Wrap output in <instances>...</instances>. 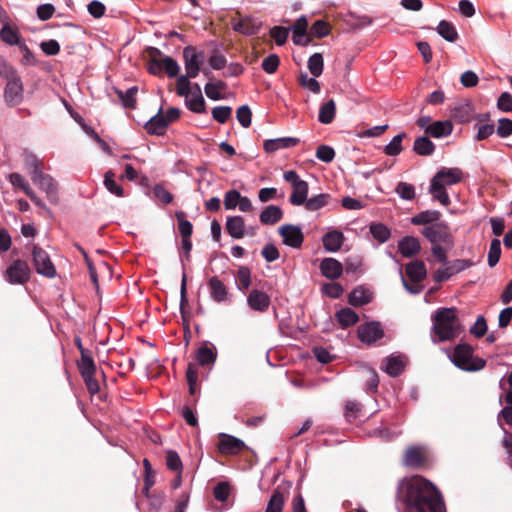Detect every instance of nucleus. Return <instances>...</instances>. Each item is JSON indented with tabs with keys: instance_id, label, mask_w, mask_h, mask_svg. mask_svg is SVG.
Listing matches in <instances>:
<instances>
[{
	"instance_id": "20e7f679",
	"label": "nucleus",
	"mask_w": 512,
	"mask_h": 512,
	"mask_svg": "<svg viewBox=\"0 0 512 512\" xmlns=\"http://www.w3.org/2000/svg\"><path fill=\"white\" fill-rule=\"evenodd\" d=\"M451 362L464 371H479L486 365L482 358L474 357L473 348L466 343L456 345L452 350L447 351Z\"/></svg>"
},
{
	"instance_id": "f8f14e48",
	"label": "nucleus",
	"mask_w": 512,
	"mask_h": 512,
	"mask_svg": "<svg viewBox=\"0 0 512 512\" xmlns=\"http://www.w3.org/2000/svg\"><path fill=\"white\" fill-rule=\"evenodd\" d=\"M5 101L10 106L18 105L23 100V84L19 75L6 80Z\"/></svg>"
},
{
	"instance_id": "a18cd8bd",
	"label": "nucleus",
	"mask_w": 512,
	"mask_h": 512,
	"mask_svg": "<svg viewBox=\"0 0 512 512\" xmlns=\"http://www.w3.org/2000/svg\"><path fill=\"white\" fill-rule=\"evenodd\" d=\"M236 283L241 291L247 290L251 285V270L246 266H241L236 275Z\"/></svg>"
},
{
	"instance_id": "5701e85b",
	"label": "nucleus",
	"mask_w": 512,
	"mask_h": 512,
	"mask_svg": "<svg viewBox=\"0 0 512 512\" xmlns=\"http://www.w3.org/2000/svg\"><path fill=\"white\" fill-rule=\"evenodd\" d=\"M406 275L414 283L419 284L427 276V269L423 261L414 260L406 265Z\"/></svg>"
},
{
	"instance_id": "7ed1b4c3",
	"label": "nucleus",
	"mask_w": 512,
	"mask_h": 512,
	"mask_svg": "<svg viewBox=\"0 0 512 512\" xmlns=\"http://www.w3.org/2000/svg\"><path fill=\"white\" fill-rule=\"evenodd\" d=\"M205 59L204 51H197L193 46H186L183 50L185 75H180L176 82V92L181 97L190 95V79L196 78L201 71Z\"/></svg>"
},
{
	"instance_id": "7c9ffc66",
	"label": "nucleus",
	"mask_w": 512,
	"mask_h": 512,
	"mask_svg": "<svg viewBox=\"0 0 512 512\" xmlns=\"http://www.w3.org/2000/svg\"><path fill=\"white\" fill-rule=\"evenodd\" d=\"M372 300V294L366 288L359 286L351 291L348 302L354 307L368 304Z\"/></svg>"
},
{
	"instance_id": "a878e982",
	"label": "nucleus",
	"mask_w": 512,
	"mask_h": 512,
	"mask_svg": "<svg viewBox=\"0 0 512 512\" xmlns=\"http://www.w3.org/2000/svg\"><path fill=\"white\" fill-rule=\"evenodd\" d=\"M453 131V124L450 120H439L426 128V134L434 138L449 136Z\"/></svg>"
},
{
	"instance_id": "338daca9",
	"label": "nucleus",
	"mask_w": 512,
	"mask_h": 512,
	"mask_svg": "<svg viewBox=\"0 0 512 512\" xmlns=\"http://www.w3.org/2000/svg\"><path fill=\"white\" fill-rule=\"evenodd\" d=\"M279 62V57L276 54H270L263 59L261 67L266 73L273 74L276 72Z\"/></svg>"
},
{
	"instance_id": "de8ad7c7",
	"label": "nucleus",
	"mask_w": 512,
	"mask_h": 512,
	"mask_svg": "<svg viewBox=\"0 0 512 512\" xmlns=\"http://www.w3.org/2000/svg\"><path fill=\"white\" fill-rule=\"evenodd\" d=\"M138 88L136 86L130 87L125 92L118 91V96L122 101V104L125 108L133 109L136 105V94Z\"/></svg>"
},
{
	"instance_id": "e433bc0d",
	"label": "nucleus",
	"mask_w": 512,
	"mask_h": 512,
	"mask_svg": "<svg viewBox=\"0 0 512 512\" xmlns=\"http://www.w3.org/2000/svg\"><path fill=\"white\" fill-rule=\"evenodd\" d=\"M436 30L448 42H455L458 39V32L451 22L441 20Z\"/></svg>"
},
{
	"instance_id": "5fc2aeb1",
	"label": "nucleus",
	"mask_w": 512,
	"mask_h": 512,
	"mask_svg": "<svg viewBox=\"0 0 512 512\" xmlns=\"http://www.w3.org/2000/svg\"><path fill=\"white\" fill-rule=\"evenodd\" d=\"M230 491H231V486L228 482L226 481H222V482H219L215 487H214V497L217 501H220V502H225L228 500L229 498V495H230Z\"/></svg>"
},
{
	"instance_id": "ddd939ff",
	"label": "nucleus",
	"mask_w": 512,
	"mask_h": 512,
	"mask_svg": "<svg viewBox=\"0 0 512 512\" xmlns=\"http://www.w3.org/2000/svg\"><path fill=\"white\" fill-rule=\"evenodd\" d=\"M210 298L216 303H225L230 301L228 287L217 276L211 277L208 282Z\"/></svg>"
},
{
	"instance_id": "2f4dec72",
	"label": "nucleus",
	"mask_w": 512,
	"mask_h": 512,
	"mask_svg": "<svg viewBox=\"0 0 512 512\" xmlns=\"http://www.w3.org/2000/svg\"><path fill=\"white\" fill-rule=\"evenodd\" d=\"M441 213L437 210H425L411 218V223L414 225H432L440 222Z\"/></svg>"
},
{
	"instance_id": "6ab92c4d",
	"label": "nucleus",
	"mask_w": 512,
	"mask_h": 512,
	"mask_svg": "<svg viewBox=\"0 0 512 512\" xmlns=\"http://www.w3.org/2000/svg\"><path fill=\"white\" fill-rule=\"evenodd\" d=\"M319 268L322 275L330 280L338 279L343 273L341 262L334 258H324Z\"/></svg>"
},
{
	"instance_id": "4d7b16f0",
	"label": "nucleus",
	"mask_w": 512,
	"mask_h": 512,
	"mask_svg": "<svg viewBox=\"0 0 512 512\" xmlns=\"http://www.w3.org/2000/svg\"><path fill=\"white\" fill-rule=\"evenodd\" d=\"M41 164L42 162L35 155L30 154L26 156L25 165L28 169L31 179L42 172Z\"/></svg>"
},
{
	"instance_id": "f704fd0d",
	"label": "nucleus",
	"mask_w": 512,
	"mask_h": 512,
	"mask_svg": "<svg viewBox=\"0 0 512 512\" xmlns=\"http://www.w3.org/2000/svg\"><path fill=\"white\" fill-rule=\"evenodd\" d=\"M335 114L336 104L333 99H330L321 105L318 114V121L322 124H330L334 120Z\"/></svg>"
},
{
	"instance_id": "a211bd4d",
	"label": "nucleus",
	"mask_w": 512,
	"mask_h": 512,
	"mask_svg": "<svg viewBox=\"0 0 512 512\" xmlns=\"http://www.w3.org/2000/svg\"><path fill=\"white\" fill-rule=\"evenodd\" d=\"M31 180L36 186H38L40 190L46 193L47 197L51 201L56 199L57 184L50 175L41 172L37 176H34Z\"/></svg>"
},
{
	"instance_id": "c03bdc74",
	"label": "nucleus",
	"mask_w": 512,
	"mask_h": 512,
	"mask_svg": "<svg viewBox=\"0 0 512 512\" xmlns=\"http://www.w3.org/2000/svg\"><path fill=\"white\" fill-rule=\"evenodd\" d=\"M406 137V133H400L392 138V140L384 147V152L388 156H397L402 150V141Z\"/></svg>"
},
{
	"instance_id": "bb28decb",
	"label": "nucleus",
	"mask_w": 512,
	"mask_h": 512,
	"mask_svg": "<svg viewBox=\"0 0 512 512\" xmlns=\"http://www.w3.org/2000/svg\"><path fill=\"white\" fill-rule=\"evenodd\" d=\"M425 462V455L420 447H409L403 457V464L406 467L417 468Z\"/></svg>"
},
{
	"instance_id": "2eb2a0df",
	"label": "nucleus",
	"mask_w": 512,
	"mask_h": 512,
	"mask_svg": "<svg viewBox=\"0 0 512 512\" xmlns=\"http://www.w3.org/2000/svg\"><path fill=\"white\" fill-rule=\"evenodd\" d=\"M245 448V443L234 436L222 433L218 443V450L222 454L236 455Z\"/></svg>"
},
{
	"instance_id": "f257e3e1",
	"label": "nucleus",
	"mask_w": 512,
	"mask_h": 512,
	"mask_svg": "<svg viewBox=\"0 0 512 512\" xmlns=\"http://www.w3.org/2000/svg\"><path fill=\"white\" fill-rule=\"evenodd\" d=\"M397 501L404 505V512H446L439 490L421 476L399 483Z\"/></svg>"
},
{
	"instance_id": "58836bf2",
	"label": "nucleus",
	"mask_w": 512,
	"mask_h": 512,
	"mask_svg": "<svg viewBox=\"0 0 512 512\" xmlns=\"http://www.w3.org/2000/svg\"><path fill=\"white\" fill-rule=\"evenodd\" d=\"M103 184L111 194L117 197H124V189L120 184L116 182L115 174L113 171L109 170L105 172Z\"/></svg>"
},
{
	"instance_id": "c9c22d12",
	"label": "nucleus",
	"mask_w": 512,
	"mask_h": 512,
	"mask_svg": "<svg viewBox=\"0 0 512 512\" xmlns=\"http://www.w3.org/2000/svg\"><path fill=\"white\" fill-rule=\"evenodd\" d=\"M429 193L432 195L433 200L439 201L443 206H448L451 202L446 187L438 184L437 181L431 180Z\"/></svg>"
},
{
	"instance_id": "b1692460",
	"label": "nucleus",
	"mask_w": 512,
	"mask_h": 512,
	"mask_svg": "<svg viewBox=\"0 0 512 512\" xmlns=\"http://www.w3.org/2000/svg\"><path fill=\"white\" fill-rule=\"evenodd\" d=\"M168 121L162 115V108L146 124L145 129L149 134L161 136L166 132Z\"/></svg>"
},
{
	"instance_id": "49530a36",
	"label": "nucleus",
	"mask_w": 512,
	"mask_h": 512,
	"mask_svg": "<svg viewBox=\"0 0 512 512\" xmlns=\"http://www.w3.org/2000/svg\"><path fill=\"white\" fill-rule=\"evenodd\" d=\"M324 60L320 53H314L308 59V69L314 77H319L323 72Z\"/></svg>"
},
{
	"instance_id": "680f3d73",
	"label": "nucleus",
	"mask_w": 512,
	"mask_h": 512,
	"mask_svg": "<svg viewBox=\"0 0 512 512\" xmlns=\"http://www.w3.org/2000/svg\"><path fill=\"white\" fill-rule=\"evenodd\" d=\"M241 200V194L237 190H229L224 195V206L226 210H234Z\"/></svg>"
},
{
	"instance_id": "a19ab883",
	"label": "nucleus",
	"mask_w": 512,
	"mask_h": 512,
	"mask_svg": "<svg viewBox=\"0 0 512 512\" xmlns=\"http://www.w3.org/2000/svg\"><path fill=\"white\" fill-rule=\"evenodd\" d=\"M216 357V353L208 346H202L196 352V360L201 366L214 364Z\"/></svg>"
},
{
	"instance_id": "3c124183",
	"label": "nucleus",
	"mask_w": 512,
	"mask_h": 512,
	"mask_svg": "<svg viewBox=\"0 0 512 512\" xmlns=\"http://www.w3.org/2000/svg\"><path fill=\"white\" fill-rule=\"evenodd\" d=\"M78 368L81 376L96 372V365L90 353L81 356L80 360L78 361Z\"/></svg>"
},
{
	"instance_id": "dca6fc26",
	"label": "nucleus",
	"mask_w": 512,
	"mask_h": 512,
	"mask_svg": "<svg viewBox=\"0 0 512 512\" xmlns=\"http://www.w3.org/2000/svg\"><path fill=\"white\" fill-rule=\"evenodd\" d=\"M271 300L269 295L261 290L253 289L247 297V304L251 310L256 312H265L270 306Z\"/></svg>"
},
{
	"instance_id": "ea45409f",
	"label": "nucleus",
	"mask_w": 512,
	"mask_h": 512,
	"mask_svg": "<svg viewBox=\"0 0 512 512\" xmlns=\"http://www.w3.org/2000/svg\"><path fill=\"white\" fill-rule=\"evenodd\" d=\"M329 200V194L320 193L318 195L307 198L306 203H304L303 205L305 206V209L308 211H317L328 205Z\"/></svg>"
},
{
	"instance_id": "4be33fe9",
	"label": "nucleus",
	"mask_w": 512,
	"mask_h": 512,
	"mask_svg": "<svg viewBox=\"0 0 512 512\" xmlns=\"http://www.w3.org/2000/svg\"><path fill=\"white\" fill-rule=\"evenodd\" d=\"M300 140L295 137H281L268 139L264 142V150L268 153L275 152L280 149H286L296 146Z\"/></svg>"
},
{
	"instance_id": "bf43d9fd",
	"label": "nucleus",
	"mask_w": 512,
	"mask_h": 512,
	"mask_svg": "<svg viewBox=\"0 0 512 512\" xmlns=\"http://www.w3.org/2000/svg\"><path fill=\"white\" fill-rule=\"evenodd\" d=\"M162 64L163 71H165L169 77L172 78L178 75L180 71V66L172 57L164 56L162 58Z\"/></svg>"
},
{
	"instance_id": "f3484780",
	"label": "nucleus",
	"mask_w": 512,
	"mask_h": 512,
	"mask_svg": "<svg viewBox=\"0 0 512 512\" xmlns=\"http://www.w3.org/2000/svg\"><path fill=\"white\" fill-rule=\"evenodd\" d=\"M289 496V489L278 486L274 489L265 509V512H282Z\"/></svg>"
},
{
	"instance_id": "603ef678",
	"label": "nucleus",
	"mask_w": 512,
	"mask_h": 512,
	"mask_svg": "<svg viewBox=\"0 0 512 512\" xmlns=\"http://www.w3.org/2000/svg\"><path fill=\"white\" fill-rule=\"evenodd\" d=\"M330 33V27L327 22L324 20H317L315 21L311 28H310V34L313 37L316 38H323L326 37Z\"/></svg>"
},
{
	"instance_id": "69168bd1",
	"label": "nucleus",
	"mask_w": 512,
	"mask_h": 512,
	"mask_svg": "<svg viewBox=\"0 0 512 512\" xmlns=\"http://www.w3.org/2000/svg\"><path fill=\"white\" fill-rule=\"evenodd\" d=\"M487 329L488 327L485 317L483 315H479L474 325L471 326L470 333L476 338H481L486 334Z\"/></svg>"
},
{
	"instance_id": "052dcab7",
	"label": "nucleus",
	"mask_w": 512,
	"mask_h": 512,
	"mask_svg": "<svg viewBox=\"0 0 512 512\" xmlns=\"http://www.w3.org/2000/svg\"><path fill=\"white\" fill-rule=\"evenodd\" d=\"M251 117L252 112L248 105H242L236 111V118L244 128L251 125Z\"/></svg>"
},
{
	"instance_id": "6e6552de",
	"label": "nucleus",
	"mask_w": 512,
	"mask_h": 512,
	"mask_svg": "<svg viewBox=\"0 0 512 512\" xmlns=\"http://www.w3.org/2000/svg\"><path fill=\"white\" fill-rule=\"evenodd\" d=\"M33 264L38 274L47 278L56 276V268L49 254L41 247L35 245L32 250Z\"/></svg>"
},
{
	"instance_id": "9b49d317",
	"label": "nucleus",
	"mask_w": 512,
	"mask_h": 512,
	"mask_svg": "<svg viewBox=\"0 0 512 512\" xmlns=\"http://www.w3.org/2000/svg\"><path fill=\"white\" fill-rule=\"evenodd\" d=\"M357 334L363 343L371 345L384 336V331L379 322L371 321L360 325Z\"/></svg>"
},
{
	"instance_id": "1a4fd4ad",
	"label": "nucleus",
	"mask_w": 512,
	"mask_h": 512,
	"mask_svg": "<svg viewBox=\"0 0 512 512\" xmlns=\"http://www.w3.org/2000/svg\"><path fill=\"white\" fill-rule=\"evenodd\" d=\"M30 268L24 260H14L5 271V279L13 285H23L30 278Z\"/></svg>"
},
{
	"instance_id": "8fccbe9b",
	"label": "nucleus",
	"mask_w": 512,
	"mask_h": 512,
	"mask_svg": "<svg viewBox=\"0 0 512 512\" xmlns=\"http://www.w3.org/2000/svg\"><path fill=\"white\" fill-rule=\"evenodd\" d=\"M0 38L9 45H17L19 43V34L16 29L8 25H4L0 31Z\"/></svg>"
},
{
	"instance_id": "39448f33",
	"label": "nucleus",
	"mask_w": 512,
	"mask_h": 512,
	"mask_svg": "<svg viewBox=\"0 0 512 512\" xmlns=\"http://www.w3.org/2000/svg\"><path fill=\"white\" fill-rule=\"evenodd\" d=\"M283 178L292 186V193L289 197V202L293 206H302L306 203L309 193L308 183L305 180H302L294 170L285 171Z\"/></svg>"
},
{
	"instance_id": "412c9836",
	"label": "nucleus",
	"mask_w": 512,
	"mask_h": 512,
	"mask_svg": "<svg viewBox=\"0 0 512 512\" xmlns=\"http://www.w3.org/2000/svg\"><path fill=\"white\" fill-rule=\"evenodd\" d=\"M344 240L345 237L341 231L336 229L331 230L327 232L322 238L323 247L326 251L335 253L341 249Z\"/></svg>"
},
{
	"instance_id": "e2e57ef3",
	"label": "nucleus",
	"mask_w": 512,
	"mask_h": 512,
	"mask_svg": "<svg viewBox=\"0 0 512 512\" xmlns=\"http://www.w3.org/2000/svg\"><path fill=\"white\" fill-rule=\"evenodd\" d=\"M317 77H309L307 74H301L299 77V83L302 87L310 90L311 92L317 94L320 92V84L316 80Z\"/></svg>"
},
{
	"instance_id": "aec40b11",
	"label": "nucleus",
	"mask_w": 512,
	"mask_h": 512,
	"mask_svg": "<svg viewBox=\"0 0 512 512\" xmlns=\"http://www.w3.org/2000/svg\"><path fill=\"white\" fill-rule=\"evenodd\" d=\"M404 357L401 355H391L386 357L381 364V369L391 377H396L404 370Z\"/></svg>"
},
{
	"instance_id": "0eeeda50",
	"label": "nucleus",
	"mask_w": 512,
	"mask_h": 512,
	"mask_svg": "<svg viewBox=\"0 0 512 512\" xmlns=\"http://www.w3.org/2000/svg\"><path fill=\"white\" fill-rule=\"evenodd\" d=\"M473 262L469 259H456L453 261H446L443 266L435 271L433 274V280L441 283L450 279L452 276L470 268Z\"/></svg>"
},
{
	"instance_id": "72a5a7b5",
	"label": "nucleus",
	"mask_w": 512,
	"mask_h": 512,
	"mask_svg": "<svg viewBox=\"0 0 512 512\" xmlns=\"http://www.w3.org/2000/svg\"><path fill=\"white\" fill-rule=\"evenodd\" d=\"M413 151L421 156H430L435 151V144L428 137L421 136L414 141Z\"/></svg>"
},
{
	"instance_id": "c85d7f7f",
	"label": "nucleus",
	"mask_w": 512,
	"mask_h": 512,
	"mask_svg": "<svg viewBox=\"0 0 512 512\" xmlns=\"http://www.w3.org/2000/svg\"><path fill=\"white\" fill-rule=\"evenodd\" d=\"M226 229L234 239H241L245 235V222L241 216H230L226 221Z\"/></svg>"
},
{
	"instance_id": "864d4df0",
	"label": "nucleus",
	"mask_w": 512,
	"mask_h": 512,
	"mask_svg": "<svg viewBox=\"0 0 512 512\" xmlns=\"http://www.w3.org/2000/svg\"><path fill=\"white\" fill-rule=\"evenodd\" d=\"M361 411V404L354 400H349L345 404V418L348 422H353L358 418V414Z\"/></svg>"
},
{
	"instance_id": "09e8293b",
	"label": "nucleus",
	"mask_w": 512,
	"mask_h": 512,
	"mask_svg": "<svg viewBox=\"0 0 512 512\" xmlns=\"http://www.w3.org/2000/svg\"><path fill=\"white\" fill-rule=\"evenodd\" d=\"M501 256V242L499 239L495 238L491 241L489 252H488V265L490 267H494L500 259Z\"/></svg>"
},
{
	"instance_id": "c756f323",
	"label": "nucleus",
	"mask_w": 512,
	"mask_h": 512,
	"mask_svg": "<svg viewBox=\"0 0 512 512\" xmlns=\"http://www.w3.org/2000/svg\"><path fill=\"white\" fill-rule=\"evenodd\" d=\"M283 218V211L279 206L269 205L259 215L260 222L264 225H274Z\"/></svg>"
},
{
	"instance_id": "4c0bfd02",
	"label": "nucleus",
	"mask_w": 512,
	"mask_h": 512,
	"mask_svg": "<svg viewBox=\"0 0 512 512\" xmlns=\"http://www.w3.org/2000/svg\"><path fill=\"white\" fill-rule=\"evenodd\" d=\"M335 316L343 328L353 326L359 320L357 313L351 308H343Z\"/></svg>"
},
{
	"instance_id": "37998d69",
	"label": "nucleus",
	"mask_w": 512,
	"mask_h": 512,
	"mask_svg": "<svg viewBox=\"0 0 512 512\" xmlns=\"http://www.w3.org/2000/svg\"><path fill=\"white\" fill-rule=\"evenodd\" d=\"M185 98V104L190 111L198 114L205 112L206 106L202 93H199V95L193 94L191 97L188 95Z\"/></svg>"
},
{
	"instance_id": "473e14b6",
	"label": "nucleus",
	"mask_w": 512,
	"mask_h": 512,
	"mask_svg": "<svg viewBox=\"0 0 512 512\" xmlns=\"http://www.w3.org/2000/svg\"><path fill=\"white\" fill-rule=\"evenodd\" d=\"M227 89V84L222 80H217L214 82H208L204 86V91L206 96L214 101L224 99V95L222 91Z\"/></svg>"
},
{
	"instance_id": "13d9d810",
	"label": "nucleus",
	"mask_w": 512,
	"mask_h": 512,
	"mask_svg": "<svg viewBox=\"0 0 512 512\" xmlns=\"http://www.w3.org/2000/svg\"><path fill=\"white\" fill-rule=\"evenodd\" d=\"M395 191L404 200H412L415 196L414 186L406 182H399Z\"/></svg>"
},
{
	"instance_id": "cd10ccee",
	"label": "nucleus",
	"mask_w": 512,
	"mask_h": 512,
	"mask_svg": "<svg viewBox=\"0 0 512 512\" xmlns=\"http://www.w3.org/2000/svg\"><path fill=\"white\" fill-rule=\"evenodd\" d=\"M234 31L241 33L246 36H252L258 33L260 29V23L250 17L240 19L239 21L233 22Z\"/></svg>"
},
{
	"instance_id": "4468645a",
	"label": "nucleus",
	"mask_w": 512,
	"mask_h": 512,
	"mask_svg": "<svg viewBox=\"0 0 512 512\" xmlns=\"http://www.w3.org/2000/svg\"><path fill=\"white\" fill-rule=\"evenodd\" d=\"M463 177V172L459 168H446L442 167L439 169L436 174L433 176L431 180L437 181L438 184L447 187L452 186L461 182Z\"/></svg>"
},
{
	"instance_id": "393cba45",
	"label": "nucleus",
	"mask_w": 512,
	"mask_h": 512,
	"mask_svg": "<svg viewBox=\"0 0 512 512\" xmlns=\"http://www.w3.org/2000/svg\"><path fill=\"white\" fill-rule=\"evenodd\" d=\"M420 242L416 237L405 236L398 242V250L405 258H411L420 251Z\"/></svg>"
},
{
	"instance_id": "f03ea898",
	"label": "nucleus",
	"mask_w": 512,
	"mask_h": 512,
	"mask_svg": "<svg viewBox=\"0 0 512 512\" xmlns=\"http://www.w3.org/2000/svg\"><path fill=\"white\" fill-rule=\"evenodd\" d=\"M432 321L433 342L450 341L462 333V325L454 308H439Z\"/></svg>"
},
{
	"instance_id": "9d476101",
	"label": "nucleus",
	"mask_w": 512,
	"mask_h": 512,
	"mask_svg": "<svg viewBox=\"0 0 512 512\" xmlns=\"http://www.w3.org/2000/svg\"><path fill=\"white\" fill-rule=\"evenodd\" d=\"M279 235L283 238V244L291 248L299 249L304 241L302 229L293 224H284L278 229Z\"/></svg>"
},
{
	"instance_id": "0e129e2a",
	"label": "nucleus",
	"mask_w": 512,
	"mask_h": 512,
	"mask_svg": "<svg viewBox=\"0 0 512 512\" xmlns=\"http://www.w3.org/2000/svg\"><path fill=\"white\" fill-rule=\"evenodd\" d=\"M335 157V151L331 146L320 145L316 150V158L322 162L330 163Z\"/></svg>"
},
{
	"instance_id": "79ce46f5",
	"label": "nucleus",
	"mask_w": 512,
	"mask_h": 512,
	"mask_svg": "<svg viewBox=\"0 0 512 512\" xmlns=\"http://www.w3.org/2000/svg\"><path fill=\"white\" fill-rule=\"evenodd\" d=\"M370 233L380 244L387 242L391 236L390 229L382 223H372Z\"/></svg>"
},
{
	"instance_id": "774afa93",
	"label": "nucleus",
	"mask_w": 512,
	"mask_h": 512,
	"mask_svg": "<svg viewBox=\"0 0 512 512\" xmlns=\"http://www.w3.org/2000/svg\"><path fill=\"white\" fill-rule=\"evenodd\" d=\"M208 63L213 70H221L226 67L227 59L218 50H215L209 57Z\"/></svg>"
},
{
	"instance_id": "423d86ee",
	"label": "nucleus",
	"mask_w": 512,
	"mask_h": 512,
	"mask_svg": "<svg viewBox=\"0 0 512 512\" xmlns=\"http://www.w3.org/2000/svg\"><path fill=\"white\" fill-rule=\"evenodd\" d=\"M422 235L434 244H445L448 248L453 246V236L447 223L440 221L425 226Z\"/></svg>"
},
{
	"instance_id": "6e6d98bb",
	"label": "nucleus",
	"mask_w": 512,
	"mask_h": 512,
	"mask_svg": "<svg viewBox=\"0 0 512 512\" xmlns=\"http://www.w3.org/2000/svg\"><path fill=\"white\" fill-rule=\"evenodd\" d=\"M232 108L230 106H217L212 109V117L215 121L224 124L231 117Z\"/></svg>"
}]
</instances>
